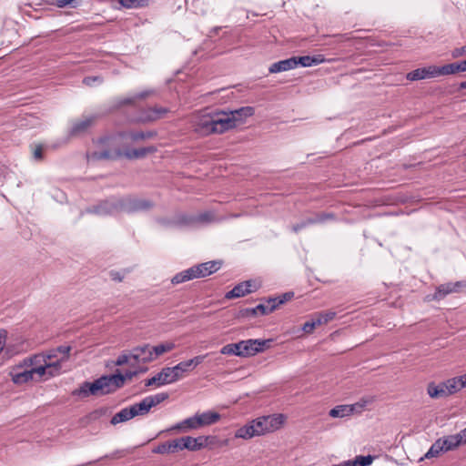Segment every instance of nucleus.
Segmentation results:
<instances>
[{"label": "nucleus", "instance_id": "nucleus-1", "mask_svg": "<svg viewBox=\"0 0 466 466\" xmlns=\"http://www.w3.org/2000/svg\"><path fill=\"white\" fill-rule=\"evenodd\" d=\"M286 417L283 414H271L258 417L237 430L235 437L248 440L279 430Z\"/></svg>", "mask_w": 466, "mask_h": 466}, {"label": "nucleus", "instance_id": "nucleus-5", "mask_svg": "<svg viewBox=\"0 0 466 466\" xmlns=\"http://www.w3.org/2000/svg\"><path fill=\"white\" fill-rule=\"evenodd\" d=\"M30 370H25L20 372L12 374V381L15 384H24L35 379L37 376L38 380L44 378L45 380L57 376V366L52 364L46 365H32Z\"/></svg>", "mask_w": 466, "mask_h": 466}, {"label": "nucleus", "instance_id": "nucleus-10", "mask_svg": "<svg viewBox=\"0 0 466 466\" xmlns=\"http://www.w3.org/2000/svg\"><path fill=\"white\" fill-rule=\"evenodd\" d=\"M98 116L96 115L83 116L72 123L69 135L71 137H79L86 134L96 124Z\"/></svg>", "mask_w": 466, "mask_h": 466}, {"label": "nucleus", "instance_id": "nucleus-24", "mask_svg": "<svg viewBox=\"0 0 466 466\" xmlns=\"http://www.w3.org/2000/svg\"><path fill=\"white\" fill-rule=\"evenodd\" d=\"M255 110L252 106H243L236 110L228 111L230 117L233 116L235 119V127H237L239 124H242L245 119L248 116H253Z\"/></svg>", "mask_w": 466, "mask_h": 466}, {"label": "nucleus", "instance_id": "nucleus-35", "mask_svg": "<svg viewBox=\"0 0 466 466\" xmlns=\"http://www.w3.org/2000/svg\"><path fill=\"white\" fill-rule=\"evenodd\" d=\"M132 418H134V417L132 415L131 410L129 407H127V408L122 409L117 413H116L112 417L110 423L112 425H116L118 423L127 421V420H131Z\"/></svg>", "mask_w": 466, "mask_h": 466}, {"label": "nucleus", "instance_id": "nucleus-46", "mask_svg": "<svg viewBox=\"0 0 466 466\" xmlns=\"http://www.w3.org/2000/svg\"><path fill=\"white\" fill-rule=\"evenodd\" d=\"M125 364H129L132 367H135V362L133 361V358L131 357V352L129 354H121L118 356L116 365L122 366Z\"/></svg>", "mask_w": 466, "mask_h": 466}, {"label": "nucleus", "instance_id": "nucleus-4", "mask_svg": "<svg viewBox=\"0 0 466 466\" xmlns=\"http://www.w3.org/2000/svg\"><path fill=\"white\" fill-rule=\"evenodd\" d=\"M156 151L154 147L127 149L122 151L117 147L103 149L92 153L91 157L96 160L100 159H118L125 157L127 159H138L145 157L147 154Z\"/></svg>", "mask_w": 466, "mask_h": 466}, {"label": "nucleus", "instance_id": "nucleus-11", "mask_svg": "<svg viewBox=\"0 0 466 466\" xmlns=\"http://www.w3.org/2000/svg\"><path fill=\"white\" fill-rule=\"evenodd\" d=\"M335 219H336V216L334 213H330V212L317 213V214H315L314 217L308 218L306 219H303L299 223L294 224L292 226V231L294 233H299L300 230H302L303 228H305L310 225L322 224V223H325L326 221L335 220Z\"/></svg>", "mask_w": 466, "mask_h": 466}, {"label": "nucleus", "instance_id": "nucleus-32", "mask_svg": "<svg viewBox=\"0 0 466 466\" xmlns=\"http://www.w3.org/2000/svg\"><path fill=\"white\" fill-rule=\"evenodd\" d=\"M446 389H448V391L450 395H452L458 391H460L461 389L465 388L464 380L462 376L454 377L451 379H449L446 380Z\"/></svg>", "mask_w": 466, "mask_h": 466}, {"label": "nucleus", "instance_id": "nucleus-53", "mask_svg": "<svg viewBox=\"0 0 466 466\" xmlns=\"http://www.w3.org/2000/svg\"><path fill=\"white\" fill-rule=\"evenodd\" d=\"M106 410H107L106 408L97 409L89 414V418H90V420L99 419L101 416H103L106 413Z\"/></svg>", "mask_w": 466, "mask_h": 466}, {"label": "nucleus", "instance_id": "nucleus-19", "mask_svg": "<svg viewBox=\"0 0 466 466\" xmlns=\"http://www.w3.org/2000/svg\"><path fill=\"white\" fill-rule=\"evenodd\" d=\"M167 113V109L165 107H148L141 112L138 120L141 122H153L161 118Z\"/></svg>", "mask_w": 466, "mask_h": 466}, {"label": "nucleus", "instance_id": "nucleus-23", "mask_svg": "<svg viewBox=\"0 0 466 466\" xmlns=\"http://www.w3.org/2000/svg\"><path fill=\"white\" fill-rule=\"evenodd\" d=\"M198 421V428L215 424L220 419V415L215 411H206L203 413L195 414Z\"/></svg>", "mask_w": 466, "mask_h": 466}, {"label": "nucleus", "instance_id": "nucleus-31", "mask_svg": "<svg viewBox=\"0 0 466 466\" xmlns=\"http://www.w3.org/2000/svg\"><path fill=\"white\" fill-rule=\"evenodd\" d=\"M374 457L371 455L357 456L354 460H349L335 466H368L372 463Z\"/></svg>", "mask_w": 466, "mask_h": 466}, {"label": "nucleus", "instance_id": "nucleus-50", "mask_svg": "<svg viewBox=\"0 0 466 466\" xmlns=\"http://www.w3.org/2000/svg\"><path fill=\"white\" fill-rule=\"evenodd\" d=\"M153 452L157 454H167L171 453L170 445L168 441L163 442L153 449Z\"/></svg>", "mask_w": 466, "mask_h": 466}, {"label": "nucleus", "instance_id": "nucleus-3", "mask_svg": "<svg viewBox=\"0 0 466 466\" xmlns=\"http://www.w3.org/2000/svg\"><path fill=\"white\" fill-rule=\"evenodd\" d=\"M220 267L221 262L217 260L201 263L176 274L172 278L171 282L173 284H180L193 279L205 278L217 272Z\"/></svg>", "mask_w": 466, "mask_h": 466}, {"label": "nucleus", "instance_id": "nucleus-64", "mask_svg": "<svg viewBox=\"0 0 466 466\" xmlns=\"http://www.w3.org/2000/svg\"><path fill=\"white\" fill-rule=\"evenodd\" d=\"M114 140L115 139L113 137H106L101 138L100 142L102 144H107L108 146H113Z\"/></svg>", "mask_w": 466, "mask_h": 466}, {"label": "nucleus", "instance_id": "nucleus-51", "mask_svg": "<svg viewBox=\"0 0 466 466\" xmlns=\"http://www.w3.org/2000/svg\"><path fill=\"white\" fill-rule=\"evenodd\" d=\"M316 326H319L316 323V319L313 318L311 321H307L302 326V330L306 333H311Z\"/></svg>", "mask_w": 466, "mask_h": 466}, {"label": "nucleus", "instance_id": "nucleus-44", "mask_svg": "<svg viewBox=\"0 0 466 466\" xmlns=\"http://www.w3.org/2000/svg\"><path fill=\"white\" fill-rule=\"evenodd\" d=\"M146 398L150 407L152 408L166 400L168 398V394L166 392H160L155 395L147 396Z\"/></svg>", "mask_w": 466, "mask_h": 466}, {"label": "nucleus", "instance_id": "nucleus-30", "mask_svg": "<svg viewBox=\"0 0 466 466\" xmlns=\"http://www.w3.org/2000/svg\"><path fill=\"white\" fill-rule=\"evenodd\" d=\"M354 413V406L351 404L338 405L331 409L329 415L332 418H344Z\"/></svg>", "mask_w": 466, "mask_h": 466}, {"label": "nucleus", "instance_id": "nucleus-29", "mask_svg": "<svg viewBox=\"0 0 466 466\" xmlns=\"http://www.w3.org/2000/svg\"><path fill=\"white\" fill-rule=\"evenodd\" d=\"M441 441V445L443 446L444 451H453L457 449L459 446L462 445L458 433L448 435L443 438L439 439Z\"/></svg>", "mask_w": 466, "mask_h": 466}, {"label": "nucleus", "instance_id": "nucleus-36", "mask_svg": "<svg viewBox=\"0 0 466 466\" xmlns=\"http://www.w3.org/2000/svg\"><path fill=\"white\" fill-rule=\"evenodd\" d=\"M461 72L459 62L451 63L442 66H437L438 76L454 75Z\"/></svg>", "mask_w": 466, "mask_h": 466}, {"label": "nucleus", "instance_id": "nucleus-41", "mask_svg": "<svg viewBox=\"0 0 466 466\" xmlns=\"http://www.w3.org/2000/svg\"><path fill=\"white\" fill-rule=\"evenodd\" d=\"M441 452H445L443 450V446L441 443V441L438 439L429 449V451L425 454V458L431 459L434 457H438Z\"/></svg>", "mask_w": 466, "mask_h": 466}, {"label": "nucleus", "instance_id": "nucleus-21", "mask_svg": "<svg viewBox=\"0 0 466 466\" xmlns=\"http://www.w3.org/2000/svg\"><path fill=\"white\" fill-rule=\"evenodd\" d=\"M208 437L199 436L198 438H194L191 436L183 437V446L184 450H188L191 451H197L204 448L207 444Z\"/></svg>", "mask_w": 466, "mask_h": 466}, {"label": "nucleus", "instance_id": "nucleus-26", "mask_svg": "<svg viewBox=\"0 0 466 466\" xmlns=\"http://www.w3.org/2000/svg\"><path fill=\"white\" fill-rule=\"evenodd\" d=\"M165 226H173V227H192L196 226V220H195V215H187V214H182L177 216L173 221L171 222H162Z\"/></svg>", "mask_w": 466, "mask_h": 466}, {"label": "nucleus", "instance_id": "nucleus-52", "mask_svg": "<svg viewBox=\"0 0 466 466\" xmlns=\"http://www.w3.org/2000/svg\"><path fill=\"white\" fill-rule=\"evenodd\" d=\"M83 83L86 86H92L96 84L102 83V78L100 76H86L83 79Z\"/></svg>", "mask_w": 466, "mask_h": 466}, {"label": "nucleus", "instance_id": "nucleus-20", "mask_svg": "<svg viewBox=\"0 0 466 466\" xmlns=\"http://www.w3.org/2000/svg\"><path fill=\"white\" fill-rule=\"evenodd\" d=\"M253 288V284L250 280L241 282L236 285L230 291H228L225 298L231 299L236 298L244 297L245 295L251 293L255 290Z\"/></svg>", "mask_w": 466, "mask_h": 466}, {"label": "nucleus", "instance_id": "nucleus-7", "mask_svg": "<svg viewBox=\"0 0 466 466\" xmlns=\"http://www.w3.org/2000/svg\"><path fill=\"white\" fill-rule=\"evenodd\" d=\"M87 213L98 216H111L121 212L120 198H111L86 209Z\"/></svg>", "mask_w": 466, "mask_h": 466}, {"label": "nucleus", "instance_id": "nucleus-60", "mask_svg": "<svg viewBox=\"0 0 466 466\" xmlns=\"http://www.w3.org/2000/svg\"><path fill=\"white\" fill-rule=\"evenodd\" d=\"M109 276L112 280L120 282L124 279V275H122L119 271L112 270L109 272Z\"/></svg>", "mask_w": 466, "mask_h": 466}, {"label": "nucleus", "instance_id": "nucleus-33", "mask_svg": "<svg viewBox=\"0 0 466 466\" xmlns=\"http://www.w3.org/2000/svg\"><path fill=\"white\" fill-rule=\"evenodd\" d=\"M129 408L131 410L133 417H136L138 415H146L149 412V410L151 409L147 398H144L138 403H135V404L131 405Z\"/></svg>", "mask_w": 466, "mask_h": 466}, {"label": "nucleus", "instance_id": "nucleus-8", "mask_svg": "<svg viewBox=\"0 0 466 466\" xmlns=\"http://www.w3.org/2000/svg\"><path fill=\"white\" fill-rule=\"evenodd\" d=\"M272 339H247L239 341L241 346L242 357L248 358L256 355L257 353L263 352L265 350L270 348Z\"/></svg>", "mask_w": 466, "mask_h": 466}, {"label": "nucleus", "instance_id": "nucleus-42", "mask_svg": "<svg viewBox=\"0 0 466 466\" xmlns=\"http://www.w3.org/2000/svg\"><path fill=\"white\" fill-rule=\"evenodd\" d=\"M119 4L125 8H139L147 6L148 0H119Z\"/></svg>", "mask_w": 466, "mask_h": 466}, {"label": "nucleus", "instance_id": "nucleus-14", "mask_svg": "<svg viewBox=\"0 0 466 466\" xmlns=\"http://www.w3.org/2000/svg\"><path fill=\"white\" fill-rule=\"evenodd\" d=\"M205 355L197 356L191 360L181 361L174 367L169 368L173 375H176V381L178 380L183 373L188 372L201 364L205 359Z\"/></svg>", "mask_w": 466, "mask_h": 466}, {"label": "nucleus", "instance_id": "nucleus-57", "mask_svg": "<svg viewBox=\"0 0 466 466\" xmlns=\"http://www.w3.org/2000/svg\"><path fill=\"white\" fill-rule=\"evenodd\" d=\"M294 297V293L293 292H286V293H283L282 295L279 296V302L278 304H284L285 302L290 300L292 298Z\"/></svg>", "mask_w": 466, "mask_h": 466}, {"label": "nucleus", "instance_id": "nucleus-12", "mask_svg": "<svg viewBox=\"0 0 466 466\" xmlns=\"http://www.w3.org/2000/svg\"><path fill=\"white\" fill-rule=\"evenodd\" d=\"M235 119L226 111H214L215 134H222L235 128Z\"/></svg>", "mask_w": 466, "mask_h": 466}, {"label": "nucleus", "instance_id": "nucleus-40", "mask_svg": "<svg viewBox=\"0 0 466 466\" xmlns=\"http://www.w3.org/2000/svg\"><path fill=\"white\" fill-rule=\"evenodd\" d=\"M146 370H147L146 369H139V370H127L125 372V374H121L119 372L116 373V374H112L111 376H118V377H121V379H122V382H120L121 384H119V386H116L115 388V391L124 386L126 380H131L133 377L137 376L139 372H144Z\"/></svg>", "mask_w": 466, "mask_h": 466}, {"label": "nucleus", "instance_id": "nucleus-28", "mask_svg": "<svg viewBox=\"0 0 466 466\" xmlns=\"http://www.w3.org/2000/svg\"><path fill=\"white\" fill-rule=\"evenodd\" d=\"M326 61L323 55L296 56L297 66L309 67L317 66Z\"/></svg>", "mask_w": 466, "mask_h": 466}, {"label": "nucleus", "instance_id": "nucleus-38", "mask_svg": "<svg viewBox=\"0 0 466 466\" xmlns=\"http://www.w3.org/2000/svg\"><path fill=\"white\" fill-rule=\"evenodd\" d=\"M220 353L223 355H235L242 357L241 346L239 345V342L227 344L221 348Z\"/></svg>", "mask_w": 466, "mask_h": 466}, {"label": "nucleus", "instance_id": "nucleus-55", "mask_svg": "<svg viewBox=\"0 0 466 466\" xmlns=\"http://www.w3.org/2000/svg\"><path fill=\"white\" fill-rule=\"evenodd\" d=\"M466 55V45L461 46V47H459V48H454L452 51H451V56L452 58H459L462 56H465Z\"/></svg>", "mask_w": 466, "mask_h": 466}, {"label": "nucleus", "instance_id": "nucleus-17", "mask_svg": "<svg viewBox=\"0 0 466 466\" xmlns=\"http://www.w3.org/2000/svg\"><path fill=\"white\" fill-rule=\"evenodd\" d=\"M466 287V282L464 281H457L454 283L449 282L445 284L440 285L434 293V299H442L447 295L453 293V292H459L462 288Z\"/></svg>", "mask_w": 466, "mask_h": 466}, {"label": "nucleus", "instance_id": "nucleus-22", "mask_svg": "<svg viewBox=\"0 0 466 466\" xmlns=\"http://www.w3.org/2000/svg\"><path fill=\"white\" fill-rule=\"evenodd\" d=\"M297 67L296 56L273 63L268 71L271 74L291 70Z\"/></svg>", "mask_w": 466, "mask_h": 466}, {"label": "nucleus", "instance_id": "nucleus-62", "mask_svg": "<svg viewBox=\"0 0 466 466\" xmlns=\"http://www.w3.org/2000/svg\"><path fill=\"white\" fill-rule=\"evenodd\" d=\"M459 438H460V441L461 442V444H466V427L461 430L459 433Z\"/></svg>", "mask_w": 466, "mask_h": 466}, {"label": "nucleus", "instance_id": "nucleus-63", "mask_svg": "<svg viewBox=\"0 0 466 466\" xmlns=\"http://www.w3.org/2000/svg\"><path fill=\"white\" fill-rule=\"evenodd\" d=\"M279 297H276V298H268V299L267 300L268 302V306H271V305H276V309L280 305V304H278L279 302Z\"/></svg>", "mask_w": 466, "mask_h": 466}, {"label": "nucleus", "instance_id": "nucleus-16", "mask_svg": "<svg viewBox=\"0 0 466 466\" xmlns=\"http://www.w3.org/2000/svg\"><path fill=\"white\" fill-rule=\"evenodd\" d=\"M176 375L172 374L169 367L162 369L160 372L145 381V386L149 387L152 385L162 386L170 384L176 381Z\"/></svg>", "mask_w": 466, "mask_h": 466}, {"label": "nucleus", "instance_id": "nucleus-15", "mask_svg": "<svg viewBox=\"0 0 466 466\" xmlns=\"http://www.w3.org/2000/svg\"><path fill=\"white\" fill-rule=\"evenodd\" d=\"M151 350V345L149 344H145L143 346L134 348L131 350V357L133 358L135 365L140 363L146 364L155 360Z\"/></svg>", "mask_w": 466, "mask_h": 466}, {"label": "nucleus", "instance_id": "nucleus-34", "mask_svg": "<svg viewBox=\"0 0 466 466\" xmlns=\"http://www.w3.org/2000/svg\"><path fill=\"white\" fill-rule=\"evenodd\" d=\"M155 136H156V132H153V131H147V132L132 131V132H128L127 134H125V133L121 134V137H127L134 142L139 141V140L149 139Z\"/></svg>", "mask_w": 466, "mask_h": 466}, {"label": "nucleus", "instance_id": "nucleus-39", "mask_svg": "<svg viewBox=\"0 0 466 466\" xmlns=\"http://www.w3.org/2000/svg\"><path fill=\"white\" fill-rule=\"evenodd\" d=\"M196 225L208 224L217 221L216 216L212 211H206L195 215Z\"/></svg>", "mask_w": 466, "mask_h": 466}, {"label": "nucleus", "instance_id": "nucleus-49", "mask_svg": "<svg viewBox=\"0 0 466 466\" xmlns=\"http://www.w3.org/2000/svg\"><path fill=\"white\" fill-rule=\"evenodd\" d=\"M373 401V398H363L360 401L351 404V406H354V412H360L362 409H364L368 404L371 403Z\"/></svg>", "mask_w": 466, "mask_h": 466}, {"label": "nucleus", "instance_id": "nucleus-37", "mask_svg": "<svg viewBox=\"0 0 466 466\" xmlns=\"http://www.w3.org/2000/svg\"><path fill=\"white\" fill-rule=\"evenodd\" d=\"M151 349L153 357L156 360L160 355L171 351L173 349H175V344L173 342H165L156 346H151Z\"/></svg>", "mask_w": 466, "mask_h": 466}, {"label": "nucleus", "instance_id": "nucleus-48", "mask_svg": "<svg viewBox=\"0 0 466 466\" xmlns=\"http://www.w3.org/2000/svg\"><path fill=\"white\" fill-rule=\"evenodd\" d=\"M275 309H276V305L266 306L265 304L261 303L256 307L257 314L259 313L260 315H268V314L273 312Z\"/></svg>", "mask_w": 466, "mask_h": 466}, {"label": "nucleus", "instance_id": "nucleus-58", "mask_svg": "<svg viewBox=\"0 0 466 466\" xmlns=\"http://www.w3.org/2000/svg\"><path fill=\"white\" fill-rule=\"evenodd\" d=\"M33 156L36 160H41L43 158V147L41 145L35 147Z\"/></svg>", "mask_w": 466, "mask_h": 466}, {"label": "nucleus", "instance_id": "nucleus-54", "mask_svg": "<svg viewBox=\"0 0 466 466\" xmlns=\"http://www.w3.org/2000/svg\"><path fill=\"white\" fill-rule=\"evenodd\" d=\"M79 0H56V5L60 8L66 7L67 5L76 6Z\"/></svg>", "mask_w": 466, "mask_h": 466}, {"label": "nucleus", "instance_id": "nucleus-6", "mask_svg": "<svg viewBox=\"0 0 466 466\" xmlns=\"http://www.w3.org/2000/svg\"><path fill=\"white\" fill-rule=\"evenodd\" d=\"M121 212L135 213L147 211L154 207V203L148 199L135 197L120 198Z\"/></svg>", "mask_w": 466, "mask_h": 466}, {"label": "nucleus", "instance_id": "nucleus-27", "mask_svg": "<svg viewBox=\"0 0 466 466\" xmlns=\"http://www.w3.org/2000/svg\"><path fill=\"white\" fill-rule=\"evenodd\" d=\"M446 380L439 384L431 382L428 385V394L430 395L431 398L448 397L450 396V393L448 391V389H446Z\"/></svg>", "mask_w": 466, "mask_h": 466}, {"label": "nucleus", "instance_id": "nucleus-18", "mask_svg": "<svg viewBox=\"0 0 466 466\" xmlns=\"http://www.w3.org/2000/svg\"><path fill=\"white\" fill-rule=\"evenodd\" d=\"M438 76L437 66H431L415 69L407 75V78L410 81L421 80L425 78H431Z\"/></svg>", "mask_w": 466, "mask_h": 466}, {"label": "nucleus", "instance_id": "nucleus-45", "mask_svg": "<svg viewBox=\"0 0 466 466\" xmlns=\"http://www.w3.org/2000/svg\"><path fill=\"white\" fill-rule=\"evenodd\" d=\"M70 350H71L70 346L62 345V346L57 347L56 349H54L53 352H57L58 354L62 355L60 357V360H61V362L63 363L64 361L68 360Z\"/></svg>", "mask_w": 466, "mask_h": 466}, {"label": "nucleus", "instance_id": "nucleus-47", "mask_svg": "<svg viewBox=\"0 0 466 466\" xmlns=\"http://www.w3.org/2000/svg\"><path fill=\"white\" fill-rule=\"evenodd\" d=\"M168 443L170 445L171 453H176L177 451H180L184 450L183 437L175 439L173 441H168Z\"/></svg>", "mask_w": 466, "mask_h": 466}, {"label": "nucleus", "instance_id": "nucleus-25", "mask_svg": "<svg viewBox=\"0 0 466 466\" xmlns=\"http://www.w3.org/2000/svg\"><path fill=\"white\" fill-rule=\"evenodd\" d=\"M199 429L197 421L196 415L187 418L184 420L176 423L167 431H177L180 432H187L191 430Z\"/></svg>", "mask_w": 466, "mask_h": 466}, {"label": "nucleus", "instance_id": "nucleus-59", "mask_svg": "<svg viewBox=\"0 0 466 466\" xmlns=\"http://www.w3.org/2000/svg\"><path fill=\"white\" fill-rule=\"evenodd\" d=\"M242 317H254L257 315L256 307L251 309H244L240 311Z\"/></svg>", "mask_w": 466, "mask_h": 466}, {"label": "nucleus", "instance_id": "nucleus-56", "mask_svg": "<svg viewBox=\"0 0 466 466\" xmlns=\"http://www.w3.org/2000/svg\"><path fill=\"white\" fill-rule=\"evenodd\" d=\"M148 94H149V92H141L134 97L125 99L124 101H122V104H131L136 99H142V98L147 97L148 96Z\"/></svg>", "mask_w": 466, "mask_h": 466}, {"label": "nucleus", "instance_id": "nucleus-61", "mask_svg": "<svg viewBox=\"0 0 466 466\" xmlns=\"http://www.w3.org/2000/svg\"><path fill=\"white\" fill-rule=\"evenodd\" d=\"M6 337H7L6 331L5 329H1L0 330V353L2 352V350L5 345Z\"/></svg>", "mask_w": 466, "mask_h": 466}, {"label": "nucleus", "instance_id": "nucleus-13", "mask_svg": "<svg viewBox=\"0 0 466 466\" xmlns=\"http://www.w3.org/2000/svg\"><path fill=\"white\" fill-rule=\"evenodd\" d=\"M31 365H46L52 364L57 366V375L62 372V362L60 357H58L57 352H53V350L44 354H37L30 358L29 360Z\"/></svg>", "mask_w": 466, "mask_h": 466}, {"label": "nucleus", "instance_id": "nucleus-2", "mask_svg": "<svg viewBox=\"0 0 466 466\" xmlns=\"http://www.w3.org/2000/svg\"><path fill=\"white\" fill-rule=\"evenodd\" d=\"M122 379L118 376H102L93 382L85 381L72 391L74 397L86 399L89 396H103L115 392V388L121 384Z\"/></svg>", "mask_w": 466, "mask_h": 466}, {"label": "nucleus", "instance_id": "nucleus-9", "mask_svg": "<svg viewBox=\"0 0 466 466\" xmlns=\"http://www.w3.org/2000/svg\"><path fill=\"white\" fill-rule=\"evenodd\" d=\"M214 112L202 114L194 121L195 131L201 136L215 134Z\"/></svg>", "mask_w": 466, "mask_h": 466}, {"label": "nucleus", "instance_id": "nucleus-43", "mask_svg": "<svg viewBox=\"0 0 466 466\" xmlns=\"http://www.w3.org/2000/svg\"><path fill=\"white\" fill-rule=\"evenodd\" d=\"M336 313L334 311L320 312L315 315L316 323L319 326L326 324L335 318Z\"/></svg>", "mask_w": 466, "mask_h": 466}]
</instances>
